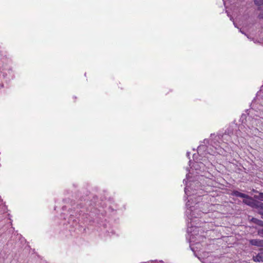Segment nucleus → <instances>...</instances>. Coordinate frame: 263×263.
Masks as SVG:
<instances>
[{
    "instance_id": "nucleus-1",
    "label": "nucleus",
    "mask_w": 263,
    "mask_h": 263,
    "mask_svg": "<svg viewBox=\"0 0 263 263\" xmlns=\"http://www.w3.org/2000/svg\"><path fill=\"white\" fill-rule=\"evenodd\" d=\"M211 144L210 147H207L204 145H200L198 147V154L199 158L197 159L195 154L193 156L194 162L191 167L189 174H186V179L183 180V183L186 185L184 192L189 198L186 206L187 209L185 215L190 221L187 223V232L190 235V241H203L205 237L202 235H199L200 229L196 224L198 218L208 212L207 210L202 208L204 205L202 202L201 196H203L202 190L197 191L201 186V182L196 180L190 179V174H193V170L196 171L197 174H200L206 169H210L213 166V162L215 160L216 154H222L227 147V144L229 142H233L231 135L229 132L226 131L224 134H219L214 136L211 134Z\"/></svg>"
},
{
    "instance_id": "nucleus-2",
    "label": "nucleus",
    "mask_w": 263,
    "mask_h": 263,
    "mask_svg": "<svg viewBox=\"0 0 263 263\" xmlns=\"http://www.w3.org/2000/svg\"><path fill=\"white\" fill-rule=\"evenodd\" d=\"M247 121L248 122L246 128V134L249 136H259L260 132L257 127H260L263 125V117L257 116L256 118H251L249 117Z\"/></svg>"
},
{
    "instance_id": "nucleus-3",
    "label": "nucleus",
    "mask_w": 263,
    "mask_h": 263,
    "mask_svg": "<svg viewBox=\"0 0 263 263\" xmlns=\"http://www.w3.org/2000/svg\"><path fill=\"white\" fill-rule=\"evenodd\" d=\"M250 243L253 246L263 247V240L258 239H251L250 240Z\"/></svg>"
},
{
    "instance_id": "nucleus-4",
    "label": "nucleus",
    "mask_w": 263,
    "mask_h": 263,
    "mask_svg": "<svg viewBox=\"0 0 263 263\" xmlns=\"http://www.w3.org/2000/svg\"><path fill=\"white\" fill-rule=\"evenodd\" d=\"M232 195L233 196H235L240 198L251 199V198L248 195L240 193L237 191H234L232 192Z\"/></svg>"
},
{
    "instance_id": "nucleus-5",
    "label": "nucleus",
    "mask_w": 263,
    "mask_h": 263,
    "mask_svg": "<svg viewBox=\"0 0 263 263\" xmlns=\"http://www.w3.org/2000/svg\"><path fill=\"white\" fill-rule=\"evenodd\" d=\"M263 93V86L261 87V89L260 90L257 92V96H256V99H255L254 101L252 102L251 105L254 107L255 103L257 102L258 100H259V98L261 97L262 99L263 100V96L261 95V93Z\"/></svg>"
},
{
    "instance_id": "nucleus-6",
    "label": "nucleus",
    "mask_w": 263,
    "mask_h": 263,
    "mask_svg": "<svg viewBox=\"0 0 263 263\" xmlns=\"http://www.w3.org/2000/svg\"><path fill=\"white\" fill-rule=\"evenodd\" d=\"M261 254H258L255 257H254V260L255 261H263V258L261 256Z\"/></svg>"
},
{
    "instance_id": "nucleus-7",
    "label": "nucleus",
    "mask_w": 263,
    "mask_h": 263,
    "mask_svg": "<svg viewBox=\"0 0 263 263\" xmlns=\"http://www.w3.org/2000/svg\"><path fill=\"white\" fill-rule=\"evenodd\" d=\"M254 3L259 7L263 5V0H255Z\"/></svg>"
},
{
    "instance_id": "nucleus-8",
    "label": "nucleus",
    "mask_w": 263,
    "mask_h": 263,
    "mask_svg": "<svg viewBox=\"0 0 263 263\" xmlns=\"http://www.w3.org/2000/svg\"><path fill=\"white\" fill-rule=\"evenodd\" d=\"M258 199L263 201V193H259V196H258Z\"/></svg>"
},
{
    "instance_id": "nucleus-9",
    "label": "nucleus",
    "mask_w": 263,
    "mask_h": 263,
    "mask_svg": "<svg viewBox=\"0 0 263 263\" xmlns=\"http://www.w3.org/2000/svg\"><path fill=\"white\" fill-rule=\"evenodd\" d=\"M243 202L247 205H250L251 204V202L250 201H248L246 199H244L243 200Z\"/></svg>"
},
{
    "instance_id": "nucleus-10",
    "label": "nucleus",
    "mask_w": 263,
    "mask_h": 263,
    "mask_svg": "<svg viewBox=\"0 0 263 263\" xmlns=\"http://www.w3.org/2000/svg\"><path fill=\"white\" fill-rule=\"evenodd\" d=\"M258 234L260 236L263 237V229L258 231Z\"/></svg>"
},
{
    "instance_id": "nucleus-11",
    "label": "nucleus",
    "mask_w": 263,
    "mask_h": 263,
    "mask_svg": "<svg viewBox=\"0 0 263 263\" xmlns=\"http://www.w3.org/2000/svg\"><path fill=\"white\" fill-rule=\"evenodd\" d=\"M258 17L259 18H263V13L262 14H259L258 15Z\"/></svg>"
},
{
    "instance_id": "nucleus-12",
    "label": "nucleus",
    "mask_w": 263,
    "mask_h": 263,
    "mask_svg": "<svg viewBox=\"0 0 263 263\" xmlns=\"http://www.w3.org/2000/svg\"><path fill=\"white\" fill-rule=\"evenodd\" d=\"M203 175L200 174V177L199 176V179L200 180V181L202 180V178H203Z\"/></svg>"
},
{
    "instance_id": "nucleus-13",
    "label": "nucleus",
    "mask_w": 263,
    "mask_h": 263,
    "mask_svg": "<svg viewBox=\"0 0 263 263\" xmlns=\"http://www.w3.org/2000/svg\"><path fill=\"white\" fill-rule=\"evenodd\" d=\"M260 206L263 209V203L260 204Z\"/></svg>"
},
{
    "instance_id": "nucleus-14",
    "label": "nucleus",
    "mask_w": 263,
    "mask_h": 263,
    "mask_svg": "<svg viewBox=\"0 0 263 263\" xmlns=\"http://www.w3.org/2000/svg\"><path fill=\"white\" fill-rule=\"evenodd\" d=\"M189 155H190V153L189 152H187L186 155H187V157H189Z\"/></svg>"
},
{
    "instance_id": "nucleus-15",
    "label": "nucleus",
    "mask_w": 263,
    "mask_h": 263,
    "mask_svg": "<svg viewBox=\"0 0 263 263\" xmlns=\"http://www.w3.org/2000/svg\"><path fill=\"white\" fill-rule=\"evenodd\" d=\"M259 110H261V111L263 112V108L262 109H259Z\"/></svg>"
},
{
    "instance_id": "nucleus-16",
    "label": "nucleus",
    "mask_w": 263,
    "mask_h": 263,
    "mask_svg": "<svg viewBox=\"0 0 263 263\" xmlns=\"http://www.w3.org/2000/svg\"><path fill=\"white\" fill-rule=\"evenodd\" d=\"M261 105L263 106V102H261Z\"/></svg>"
},
{
    "instance_id": "nucleus-17",
    "label": "nucleus",
    "mask_w": 263,
    "mask_h": 263,
    "mask_svg": "<svg viewBox=\"0 0 263 263\" xmlns=\"http://www.w3.org/2000/svg\"><path fill=\"white\" fill-rule=\"evenodd\" d=\"M223 1L224 3L225 4V1H224V0H223Z\"/></svg>"
}]
</instances>
